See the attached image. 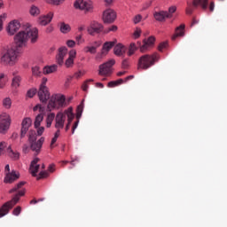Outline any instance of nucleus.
<instances>
[{
    "mask_svg": "<svg viewBox=\"0 0 227 227\" xmlns=\"http://www.w3.org/2000/svg\"><path fill=\"white\" fill-rule=\"evenodd\" d=\"M19 61V53L17 50L11 48L7 51L2 52L0 57L1 65H5L6 67H15Z\"/></svg>",
    "mask_w": 227,
    "mask_h": 227,
    "instance_id": "obj_4",
    "label": "nucleus"
},
{
    "mask_svg": "<svg viewBox=\"0 0 227 227\" xmlns=\"http://www.w3.org/2000/svg\"><path fill=\"white\" fill-rule=\"evenodd\" d=\"M28 141L30 143L31 151L35 152V155H38V153H40V150H42L45 137H42L36 141V131L30 130L28 134Z\"/></svg>",
    "mask_w": 227,
    "mask_h": 227,
    "instance_id": "obj_6",
    "label": "nucleus"
},
{
    "mask_svg": "<svg viewBox=\"0 0 227 227\" xmlns=\"http://www.w3.org/2000/svg\"><path fill=\"white\" fill-rule=\"evenodd\" d=\"M67 47H70V48L75 47V41H74V40H68V41L67 42Z\"/></svg>",
    "mask_w": 227,
    "mask_h": 227,
    "instance_id": "obj_52",
    "label": "nucleus"
},
{
    "mask_svg": "<svg viewBox=\"0 0 227 227\" xmlns=\"http://www.w3.org/2000/svg\"><path fill=\"white\" fill-rule=\"evenodd\" d=\"M153 16L155 20H158V22H162V20H166V19H171V15L168 13V12L164 11L156 12Z\"/></svg>",
    "mask_w": 227,
    "mask_h": 227,
    "instance_id": "obj_22",
    "label": "nucleus"
},
{
    "mask_svg": "<svg viewBox=\"0 0 227 227\" xmlns=\"http://www.w3.org/2000/svg\"><path fill=\"white\" fill-rule=\"evenodd\" d=\"M54 118H56V114H50L47 116L46 119V127L49 129L51 127V125H52V121H54Z\"/></svg>",
    "mask_w": 227,
    "mask_h": 227,
    "instance_id": "obj_32",
    "label": "nucleus"
},
{
    "mask_svg": "<svg viewBox=\"0 0 227 227\" xmlns=\"http://www.w3.org/2000/svg\"><path fill=\"white\" fill-rule=\"evenodd\" d=\"M19 174L15 171H12V173H7L4 182L5 184H13V182H15V180H19Z\"/></svg>",
    "mask_w": 227,
    "mask_h": 227,
    "instance_id": "obj_24",
    "label": "nucleus"
},
{
    "mask_svg": "<svg viewBox=\"0 0 227 227\" xmlns=\"http://www.w3.org/2000/svg\"><path fill=\"white\" fill-rule=\"evenodd\" d=\"M20 212H22V207L18 206L16 208L13 209L12 214L13 215H20Z\"/></svg>",
    "mask_w": 227,
    "mask_h": 227,
    "instance_id": "obj_43",
    "label": "nucleus"
},
{
    "mask_svg": "<svg viewBox=\"0 0 227 227\" xmlns=\"http://www.w3.org/2000/svg\"><path fill=\"white\" fill-rule=\"evenodd\" d=\"M88 82H93V79H90L84 82V83L82 86L83 91H88Z\"/></svg>",
    "mask_w": 227,
    "mask_h": 227,
    "instance_id": "obj_46",
    "label": "nucleus"
},
{
    "mask_svg": "<svg viewBox=\"0 0 227 227\" xmlns=\"http://www.w3.org/2000/svg\"><path fill=\"white\" fill-rule=\"evenodd\" d=\"M54 12H50L46 15L39 17L38 22L41 26H47V24H51V22H52Z\"/></svg>",
    "mask_w": 227,
    "mask_h": 227,
    "instance_id": "obj_18",
    "label": "nucleus"
},
{
    "mask_svg": "<svg viewBox=\"0 0 227 227\" xmlns=\"http://www.w3.org/2000/svg\"><path fill=\"white\" fill-rule=\"evenodd\" d=\"M38 162H40V158H35L30 163L29 173L32 176H36L40 170V164H38Z\"/></svg>",
    "mask_w": 227,
    "mask_h": 227,
    "instance_id": "obj_16",
    "label": "nucleus"
},
{
    "mask_svg": "<svg viewBox=\"0 0 227 227\" xmlns=\"http://www.w3.org/2000/svg\"><path fill=\"white\" fill-rule=\"evenodd\" d=\"M109 31H118V27L116 25H113L112 27H110L108 28V30L106 31V33H109Z\"/></svg>",
    "mask_w": 227,
    "mask_h": 227,
    "instance_id": "obj_58",
    "label": "nucleus"
},
{
    "mask_svg": "<svg viewBox=\"0 0 227 227\" xmlns=\"http://www.w3.org/2000/svg\"><path fill=\"white\" fill-rule=\"evenodd\" d=\"M35 95H36V89H30L27 92V97H28V98H33Z\"/></svg>",
    "mask_w": 227,
    "mask_h": 227,
    "instance_id": "obj_41",
    "label": "nucleus"
},
{
    "mask_svg": "<svg viewBox=\"0 0 227 227\" xmlns=\"http://www.w3.org/2000/svg\"><path fill=\"white\" fill-rule=\"evenodd\" d=\"M46 84L47 78H43L42 83L37 93L39 100L43 104H47V100L51 98V93L49 92V88H47Z\"/></svg>",
    "mask_w": 227,
    "mask_h": 227,
    "instance_id": "obj_8",
    "label": "nucleus"
},
{
    "mask_svg": "<svg viewBox=\"0 0 227 227\" xmlns=\"http://www.w3.org/2000/svg\"><path fill=\"white\" fill-rule=\"evenodd\" d=\"M12 75H13V78H12V86L15 90H17V88H19L20 86L22 77H20V75H17V73H15V72L12 73Z\"/></svg>",
    "mask_w": 227,
    "mask_h": 227,
    "instance_id": "obj_26",
    "label": "nucleus"
},
{
    "mask_svg": "<svg viewBox=\"0 0 227 227\" xmlns=\"http://www.w3.org/2000/svg\"><path fill=\"white\" fill-rule=\"evenodd\" d=\"M4 74H0V88H4Z\"/></svg>",
    "mask_w": 227,
    "mask_h": 227,
    "instance_id": "obj_51",
    "label": "nucleus"
},
{
    "mask_svg": "<svg viewBox=\"0 0 227 227\" xmlns=\"http://www.w3.org/2000/svg\"><path fill=\"white\" fill-rule=\"evenodd\" d=\"M188 7L186 8V15H192V8L191 7V3L187 2Z\"/></svg>",
    "mask_w": 227,
    "mask_h": 227,
    "instance_id": "obj_48",
    "label": "nucleus"
},
{
    "mask_svg": "<svg viewBox=\"0 0 227 227\" xmlns=\"http://www.w3.org/2000/svg\"><path fill=\"white\" fill-rule=\"evenodd\" d=\"M82 114V105L78 106L77 107V115L76 118H81V115Z\"/></svg>",
    "mask_w": 227,
    "mask_h": 227,
    "instance_id": "obj_49",
    "label": "nucleus"
},
{
    "mask_svg": "<svg viewBox=\"0 0 227 227\" xmlns=\"http://www.w3.org/2000/svg\"><path fill=\"white\" fill-rule=\"evenodd\" d=\"M74 8L76 10H82L85 13H89L90 12H93V3L84 0H76L74 2Z\"/></svg>",
    "mask_w": 227,
    "mask_h": 227,
    "instance_id": "obj_10",
    "label": "nucleus"
},
{
    "mask_svg": "<svg viewBox=\"0 0 227 227\" xmlns=\"http://www.w3.org/2000/svg\"><path fill=\"white\" fill-rule=\"evenodd\" d=\"M3 104L6 109H10V107H12V99L6 98L5 99H4Z\"/></svg>",
    "mask_w": 227,
    "mask_h": 227,
    "instance_id": "obj_40",
    "label": "nucleus"
},
{
    "mask_svg": "<svg viewBox=\"0 0 227 227\" xmlns=\"http://www.w3.org/2000/svg\"><path fill=\"white\" fill-rule=\"evenodd\" d=\"M58 70L57 65L48 66L43 67V72L44 74H53V72H56Z\"/></svg>",
    "mask_w": 227,
    "mask_h": 227,
    "instance_id": "obj_30",
    "label": "nucleus"
},
{
    "mask_svg": "<svg viewBox=\"0 0 227 227\" xmlns=\"http://www.w3.org/2000/svg\"><path fill=\"white\" fill-rule=\"evenodd\" d=\"M20 29V22L17 20L11 21L7 27L9 35H15Z\"/></svg>",
    "mask_w": 227,
    "mask_h": 227,
    "instance_id": "obj_17",
    "label": "nucleus"
},
{
    "mask_svg": "<svg viewBox=\"0 0 227 227\" xmlns=\"http://www.w3.org/2000/svg\"><path fill=\"white\" fill-rule=\"evenodd\" d=\"M114 52L115 56H123L125 54V47L121 44H117L114 48Z\"/></svg>",
    "mask_w": 227,
    "mask_h": 227,
    "instance_id": "obj_29",
    "label": "nucleus"
},
{
    "mask_svg": "<svg viewBox=\"0 0 227 227\" xmlns=\"http://www.w3.org/2000/svg\"><path fill=\"white\" fill-rule=\"evenodd\" d=\"M12 123V119L10 118V114L6 113H3L0 114V133L4 134L8 129H10V125Z\"/></svg>",
    "mask_w": 227,
    "mask_h": 227,
    "instance_id": "obj_9",
    "label": "nucleus"
},
{
    "mask_svg": "<svg viewBox=\"0 0 227 227\" xmlns=\"http://www.w3.org/2000/svg\"><path fill=\"white\" fill-rule=\"evenodd\" d=\"M166 47H168V43L163 42V43H160V45L158 46V50L160 51V52H162V51H164V49H166Z\"/></svg>",
    "mask_w": 227,
    "mask_h": 227,
    "instance_id": "obj_45",
    "label": "nucleus"
},
{
    "mask_svg": "<svg viewBox=\"0 0 227 227\" xmlns=\"http://www.w3.org/2000/svg\"><path fill=\"white\" fill-rule=\"evenodd\" d=\"M200 6L204 12L208 10V0H200Z\"/></svg>",
    "mask_w": 227,
    "mask_h": 227,
    "instance_id": "obj_38",
    "label": "nucleus"
},
{
    "mask_svg": "<svg viewBox=\"0 0 227 227\" xmlns=\"http://www.w3.org/2000/svg\"><path fill=\"white\" fill-rule=\"evenodd\" d=\"M120 84H123V79H119L117 81H112L108 82V88H114L116 86H120Z\"/></svg>",
    "mask_w": 227,
    "mask_h": 227,
    "instance_id": "obj_35",
    "label": "nucleus"
},
{
    "mask_svg": "<svg viewBox=\"0 0 227 227\" xmlns=\"http://www.w3.org/2000/svg\"><path fill=\"white\" fill-rule=\"evenodd\" d=\"M87 31L89 35H91V36H93L95 35V33H102V31H104V26H102V24L98 23V21H92Z\"/></svg>",
    "mask_w": 227,
    "mask_h": 227,
    "instance_id": "obj_13",
    "label": "nucleus"
},
{
    "mask_svg": "<svg viewBox=\"0 0 227 227\" xmlns=\"http://www.w3.org/2000/svg\"><path fill=\"white\" fill-rule=\"evenodd\" d=\"M67 121V114L64 113H59L55 117V128L59 130V129H63L65 127V121Z\"/></svg>",
    "mask_w": 227,
    "mask_h": 227,
    "instance_id": "obj_15",
    "label": "nucleus"
},
{
    "mask_svg": "<svg viewBox=\"0 0 227 227\" xmlns=\"http://www.w3.org/2000/svg\"><path fill=\"white\" fill-rule=\"evenodd\" d=\"M215 8V4L214 2H210L209 4V12H214V9Z\"/></svg>",
    "mask_w": 227,
    "mask_h": 227,
    "instance_id": "obj_61",
    "label": "nucleus"
},
{
    "mask_svg": "<svg viewBox=\"0 0 227 227\" xmlns=\"http://www.w3.org/2000/svg\"><path fill=\"white\" fill-rule=\"evenodd\" d=\"M26 185V182L21 181L14 188L11 189L9 191L10 194H12V192H17V194L12 199V200L5 202L0 208V218L4 217V215H7L9 212L13 208V206L16 203H19V200H20V196H24L26 194V190L22 187Z\"/></svg>",
    "mask_w": 227,
    "mask_h": 227,
    "instance_id": "obj_1",
    "label": "nucleus"
},
{
    "mask_svg": "<svg viewBox=\"0 0 227 227\" xmlns=\"http://www.w3.org/2000/svg\"><path fill=\"white\" fill-rule=\"evenodd\" d=\"M6 19V14L0 15V31H3V20Z\"/></svg>",
    "mask_w": 227,
    "mask_h": 227,
    "instance_id": "obj_47",
    "label": "nucleus"
},
{
    "mask_svg": "<svg viewBox=\"0 0 227 227\" xmlns=\"http://www.w3.org/2000/svg\"><path fill=\"white\" fill-rule=\"evenodd\" d=\"M175 12H176V6H171V7L168 8V13H169V15L171 17V15H173V13H175Z\"/></svg>",
    "mask_w": 227,
    "mask_h": 227,
    "instance_id": "obj_53",
    "label": "nucleus"
},
{
    "mask_svg": "<svg viewBox=\"0 0 227 227\" xmlns=\"http://www.w3.org/2000/svg\"><path fill=\"white\" fill-rule=\"evenodd\" d=\"M141 36V30H136L134 32V38H139Z\"/></svg>",
    "mask_w": 227,
    "mask_h": 227,
    "instance_id": "obj_62",
    "label": "nucleus"
},
{
    "mask_svg": "<svg viewBox=\"0 0 227 227\" xmlns=\"http://www.w3.org/2000/svg\"><path fill=\"white\" fill-rule=\"evenodd\" d=\"M28 13L31 15V17H38L40 13H42V10L40 7L32 4L29 8Z\"/></svg>",
    "mask_w": 227,
    "mask_h": 227,
    "instance_id": "obj_27",
    "label": "nucleus"
},
{
    "mask_svg": "<svg viewBox=\"0 0 227 227\" xmlns=\"http://www.w3.org/2000/svg\"><path fill=\"white\" fill-rule=\"evenodd\" d=\"M32 123L33 121H31V118L27 117L23 119L21 122L20 137H26V135L27 134L29 127H31Z\"/></svg>",
    "mask_w": 227,
    "mask_h": 227,
    "instance_id": "obj_14",
    "label": "nucleus"
},
{
    "mask_svg": "<svg viewBox=\"0 0 227 227\" xmlns=\"http://www.w3.org/2000/svg\"><path fill=\"white\" fill-rule=\"evenodd\" d=\"M76 41L78 42V45H81V43H84V40H82V35L76 36Z\"/></svg>",
    "mask_w": 227,
    "mask_h": 227,
    "instance_id": "obj_57",
    "label": "nucleus"
},
{
    "mask_svg": "<svg viewBox=\"0 0 227 227\" xmlns=\"http://www.w3.org/2000/svg\"><path fill=\"white\" fill-rule=\"evenodd\" d=\"M100 45H102V41H95L94 43H92V45L85 46L83 48V51L86 53L89 52L90 54H97V50L98 49V47H100Z\"/></svg>",
    "mask_w": 227,
    "mask_h": 227,
    "instance_id": "obj_19",
    "label": "nucleus"
},
{
    "mask_svg": "<svg viewBox=\"0 0 227 227\" xmlns=\"http://www.w3.org/2000/svg\"><path fill=\"white\" fill-rule=\"evenodd\" d=\"M155 61H159V55L157 53L143 55L138 59L137 68L138 70H148V68L155 65Z\"/></svg>",
    "mask_w": 227,
    "mask_h": 227,
    "instance_id": "obj_5",
    "label": "nucleus"
},
{
    "mask_svg": "<svg viewBox=\"0 0 227 227\" xmlns=\"http://www.w3.org/2000/svg\"><path fill=\"white\" fill-rule=\"evenodd\" d=\"M192 6L198 8V6H200V0H193Z\"/></svg>",
    "mask_w": 227,
    "mask_h": 227,
    "instance_id": "obj_64",
    "label": "nucleus"
},
{
    "mask_svg": "<svg viewBox=\"0 0 227 227\" xmlns=\"http://www.w3.org/2000/svg\"><path fill=\"white\" fill-rule=\"evenodd\" d=\"M54 168H55L54 164L50 165L49 168H48V171L50 173H54V171H55Z\"/></svg>",
    "mask_w": 227,
    "mask_h": 227,
    "instance_id": "obj_63",
    "label": "nucleus"
},
{
    "mask_svg": "<svg viewBox=\"0 0 227 227\" xmlns=\"http://www.w3.org/2000/svg\"><path fill=\"white\" fill-rule=\"evenodd\" d=\"M4 148H6V143L5 142H1L0 143V153H4Z\"/></svg>",
    "mask_w": 227,
    "mask_h": 227,
    "instance_id": "obj_54",
    "label": "nucleus"
},
{
    "mask_svg": "<svg viewBox=\"0 0 227 227\" xmlns=\"http://www.w3.org/2000/svg\"><path fill=\"white\" fill-rule=\"evenodd\" d=\"M29 38L31 39L32 43H35L38 40V28L27 27L14 36V42L17 47H24L26 42H27Z\"/></svg>",
    "mask_w": 227,
    "mask_h": 227,
    "instance_id": "obj_2",
    "label": "nucleus"
},
{
    "mask_svg": "<svg viewBox=\"0 0 227 227\" xmlns=\"http://www.w3.org/2000/svg\"><path fill=\"white\" fill-rule=\"evenodd\" d=\"M141 19H142L141 15H137V16H135V18H134V23H135V24H138V22H141Z\"/></svg>",
    "mask_w": 227,
    "mask_h": 227,
    "instance_id": "obj_56",
    "label": "nucleus"
},
{
    "mask_svg": "<svg viewBox=\"0 0 227 227\" xmlns=\"http://www.w3.org/2000/svg\"><path fill=\"white\" fill-rule=\"evenodd\" d=\"M77 127H79V121H76L74 122V124L73 125V128H72V134H74L75 129H77Z\"/></svg>",
    "mask_w": 227,
    "mask_h": 227,
    "instance_id": "obj_59",
    "label": "nucleus"
},
{
    "mask_svg": "<svg viewBox=\"0 0 227 227\" xmlns=\"http://www.w3.org/2000/svg\"><path fill=\"white\" fill-rule=\"evenodd\" d=\"M59 134H60V130L58 129L55 132L54 137L51 139V145H50L51 148H54V145L56 144V141H58V138L59 137Z\"/></svg>",
    "mask_w": 227,
    "mask_h": 227,
    "instance_id": "obj_36",
    "label": "nucleus"
},
{
    "mask_svg": "<svg viewBox=\"0 0 227 227\" xmlns=\"http://www.w3.org/2000/svg\"><path fill=\"white\" fill-rule=\"evenodd\" d=\"M84 74H86V71H78L74 74V77L76 79H79V77H82V75H84Z\"/></svg>",
    "mask_w": 227,
    "mask_h": 227,
    "instance_id": "obj_50",
    "label": "nucleus"
},
{
    "mask_svg": "<svg viewBox=\"0 0 227 227\" xmlns=\"http://www.w3.org/2000/svg\"><path fill=\"white\" fill-rule=\"evenodd\" d=\"M65 114L67 116V124L66 126V130L67 131L70 129V125L72 124V121H74L75 115L74 114V109L72 107L65 110Z\"/></svg>",
    "mask_w": 227,
    "mask_h": 227,
    "instance_id": "obj_21",
    "label": "nucleus"
},
{
    "mask_svg": "<svg viewBox=\"0 0 227 227\" xmlns=\"http://www.w3.org/2000/svg\"><path fill=\"white\" fill-rule=\"evenodd\" d=\"M153 43H155V36L152 35L148 37V39H144L143 44H141V42L131 43L129 47L128 56L134 55V52L137 51V49H140V52H146V51H149L153 47Z\"/></svg>",
    "mask_w": 227,
    "mask_h": 227,
    "instance_id": "obj_3",
    "label": "nucleus"
},
{
    "mask_svg": "<svg viewBox=\"0 0 227 227\" xmlns=\"http://www.w3.org/2000/svg\"><path fill=\"white\" fill-rule=\"evenodd\" d=\"M8 152L10 153V156L12 158V159H15L17 160V159H19L20 155H19V153H14L13 150H12V147H8Z\"/></svg>",
    "mask_w": 227,
    "mask_h": 227,
    "instance_id": "obj_39",
    "label": "nucleus"
},
{
    "mask_svg": "<svg viewBox=\"0 0 227 227\" xmlns=\"http://www.w3.org/2000/svg\"><path fill=\"white\" fill-rule=\"evenodd\" d=\"M116 63L114 59H110L99 66V75H111L113 67Z\"/></svg>",
    "mask_w": 227,
    "mask_h": 227,
    "instance_id": "obj_11",
    "label": "nucleus"
},
{
    "mask_svg": "<svg viewBox=\"0 0 227 227\" xmlns=\"http://www.w3.org/2000/svg\"><path fill=\"white\" fill-rule=\"evenodd\" d=\"M45 3H47V4H52L53 6H59V4L65 3V0H45Z\"/></svg>",
    "mask_w": 227,
    "mask_h": 227,
    "instance_id": "obj_34",
    "label": "nucleus"
},
{
    "mask_svg": "<svg viewBox=\"0 0 227 227\" xmlns=\"http://www.w3.org/2000/svg\"><path fill=\"white\" fill-rule=\"evenodd\" d=\"M49 103H48V111H52V109H59L60 107L65 106V97L60 94H55L52 95L51 98H49Z\"/></svg>",
    "mask_w": 227,
    "mask_h": 227,
    "instance_id": "obj_7",
    "label": "nucleus"
},
{
    "mask_svg": "<svg viewBox=\"0 0 227 227\" xmlns=\"http://www.w3.org/2000/svg\"><path fill=\"white\" fill-rule=\"evenodd\" d=\"M178 36H185V24H181L176 28V33L172 36V40L178 38Z\"/></svg>",
    "mask_w": 227,
    "mask_h": 227,
    "instance_id": "obj_25",
    "label": "nucleus"
},
{
    "mask_svg": "<svg viewBox=\"0 0 227 227\" xmlns=\"http://www.w3.org/2000/svg\"><path fill=\"white\" fill-rule=\"evenodd\" d=\"M70 25L67 24V23H61L60 24V31L61 33L67 34V33H70Z\"/></svg>",
    "mask_w": 227,
    "mask_h": 227,
    "instance_id": "obj_33",
    "label": "nucleus"
},
{
    "mask_svg": "<svg viewBox=\"0 0 227 227\" xmlns=\"http://www.w3.org/2000/svg\"><path fill=\"white\" fill-rule=\"evenodd\" d=\"M42 121H43V114H39L36 115L35 122H34L35 129H38L40 127V125L42 124Z\"/></svg>",
    "mask_w": 227,
    "mask_h": 227,
    "instance_id": "obj_31",
    "label": "nucleus"
},
{
    "mask_svg": "<svg viewBox=\"0 0 227 227\" xmlns=\"http://www.w3.org/2000/svg\"><path fill=\"white\" fill-rule=\"evenodd\" d=\"M67 52H68V49H67V47L65 46H62L59 49V53L56 57L58 65H60V66L63 65L65 56H67Z\"/></svg>",
    "mask_w": 227,
    "mask_h": 227,
    "instance_id": "obj_20",
    "label": "nucleus"
},
{
    "mask_svg": "<svg viewBox=\"0 0 227 227\" xmlns=\"http://www.w3.org/2000/svg\"><path fill=\"white\" fill-rule=\"evenodd\" d=\"M103 20L105 24H112V22L116 20V12L113 9H106L103 12Z\"/></svg>",
    "mask_w": 227,
    "mask_h": 227,
    "instance_id": "obj_12",
    "label": "nucleus"
},
{
    "mask_svg": "<svg viewBox=\"0 0 227 227\" xmlns=\"http://www.w3.org/2000/svg\"><path fill=\"white\" fill-rule=\"evenodd\" d=\"M114 45H116V42L114 41L105 43L103 44L102 53L104 54V52H109L113 47H114Z\"/></svg>",
    "mask_w": 227,
    "mask_h": 227,
    "instance_id": "obj_28",
    "label": "nucleus"
},
{
    "mask_svg": "<svg viewBox=\"0 0 227 227\" xmlns=\"http://www.w3.org/2000/svg\"><path fill=\"white\" fill-rule=\"evenodd\" d=\"M32 74L35 77H40L42 75V70H40V67H32Z\"/></svg>",
    "mask_w": 227,
    "mask_h": 227,
    "instance_id": "obj_37",
    "label": "nucleus"
},
{
    "mask_svg": "<svg viewBox=\"0 0 227 227\" xmlns=\"http://www.w3.org/2000/svg\"><path fill=\"white\" fill-rule=\"evenodd\" d=\"M122 68H129V60L124 59L121 64Z\"/></svg>",
    "mask_w": 227,
    "mask_h": 227,
    "instance_id": "obj_60",
    "label": "nucleus"
},
{
    "mask_svg": "<svg viewBox=\"0 0 227 227\" xmlns=\"http://www.w3.org/2000/svg\"><path fill=\"white\" fill-rule=\"evenodd\" d=\"M36 129V134L37 136H43V132H45V128L44 127H38Z\"/></svg>",
    "mask_w": 227,
    "mask_h": 227,
    "instance_id": "obj_44",
    "label": "nucleus"
},
{
    "mask_svg": "<svg viewBox=\"0 0 227 227\" xmlns=\"http://www.w3.org/2000/svg\"><path fill=\"white\" fill-rule=\"evenodd\" d=\"M39 109L40 113H43V107H42V105H36L34 108L33 111L36 112V110Z\"/></svg>",
    "mask_w": 227,
    "mask_h": 227,
    "instance_id": "obj_55",
    "label": "nucleus"
},
{
    "mask_svg": "<svg viewBox=\"0 0 227 227\" xmlns=\"http://www.w3.org/2000/svg\"><path fill=\"white\" fill-rule=\"evenodd\" d=\"M47 176H49V172H47V171H41L39 173V177H37V180H40L42 178H47Z\"/></svg>",
    "mask_w": 227,
    "mask_h": 227,
    "instance_id": "obj_42",
    "label": "nucleus"
},
{
    "mask_svg": "<svg viewBox=\"0 0 227 227\" xmlns=\"http://www.w3.org/2000/svg\"><path fill=\"white\" fill-rule=\"evenodd\" d=\"M75 56H77V51L75 50H71L69 51V57L65 62L67 68H72V67H74V59H75Z\"/></svg>",
    "mask_w": 227,
    "mask_h": 227,
    "instance_id": "obj_23",
    "label": "nucleus"
}]
</instances>
